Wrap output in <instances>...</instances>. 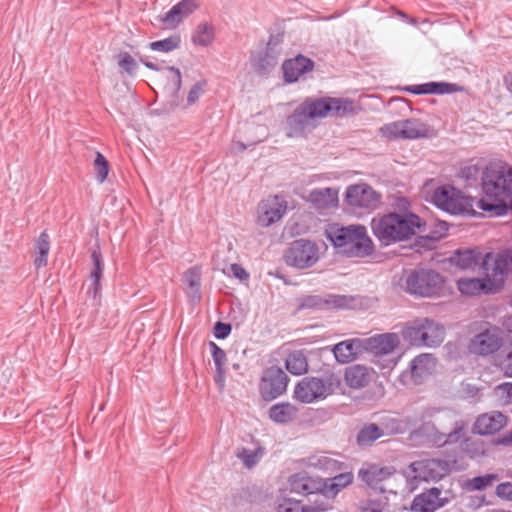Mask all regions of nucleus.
Instances as JSON below:
<instances>
[{
    "instance_id": "nucleus-46",
    "label": "nucleus",
    "mask_w": 512,
    "mask_h": 512,
    "mask_svg": "<svg viewBox=\"0 0 512 512\" xmlns=\"http://www.w3.org/2000/svg\"><path fill=\"white\" fill-rule=\"evenodd\" d=\"M94 167L96 171V179L99 183H103L109 172V163L104 155L100 152H96Z\"/></svg>"
},
{
    "instance_id": "nucleus-23",
    "label": "nucleus",
    "mask_w": 512,
    "mask_h": 512,
    "mask_svg": "<svg viewBox=\"0 0 512 512\" xmlns=\"http://www.w3.org/2000/svg\"><path fill=\"white\" fill-rule=\"evenodd\" d=\"M313 67L314 62L303 55L285 60L282 64L284 80L288 83H294L298 81L303 74L311 71Z\"/></svg>"
},
{
    "instance_id": "nucleus-58",
    "label": "nucleus",
    "mask_w": 512,
    "mask_h": 512,
    "mask_svg": "<svg viewBox=\"0 0 512 512\" xmlns=\"http://www.w3.org/2000/svg\"><path fill=\"white\" fill-rule=\"evenodd\" d=\"M168 69L170 72L173 73V76H172L170 82H171V89H172L173 93L176 95L181 89V84H182L181 72L178 68L173 67V66L169 67Z\"/></svg>"
},
{
    "instance_id": "nucleus-20",
    "label": "nucleus",
    "mask_w": 512,
    "mask_h": 512,
    "mask_svg": "<svg viewBox=\"0 0 512 512\" xmlns=\"http://www.w3.org/2000/svg\"><path fill=\"white\" fill-rule=\"evenodd\" d=\"M198 0H181L169 11L159 17V21L168 29H175L189 15L199 8Z\"/></svg>"
},
{
    "instance_id": "nucleus-52",
    "label": "nucleus",
    "mask_w": 512,
    "mask_h": 512,
    "mask_svg": "<svg viewBox=\"0 0 512 512\" xmlns=\"http://www.w3.org/2000/svg\"><path fill=\"white\" fill-rule=\"evenodd\" d=\"M461 451H465L471 458L484 455L485 451L481 443L472 442L470 438H465L461 443Z\"/></svg>"
},
{
    "instance_id": "nucleus-29",
    "label": "nucleus",
    "mask_w": 512,
    "mask_h": 512,
    "mask_svg": "<svg viewBox=\"0 0 512 512\" xmlns=\"http://www.w3.org/2000/svg\"><path fill=\"white\" fill-rule=\"evenodd\" d=\"M209 348L215 365L214 381L216 385L219 387V389L223 390L225 387L226 379L225 365L227 361V356L225 351L213 341L209 342Z\"/></svg>"
},
{
    "instance_id": "nucleus-14",
    "label": "nucleus",
    "mask_w": 512,
    "mask_h": 512,
    "mask_svg": "<svg viewBox=\"0 0 512 512\" xmlns=\"http://www.w3.org/2000/svg\"><path fill=\"white\" fill-rule=\"evenodd\" d=\"M354 298L347 295L323 294L307 295L300 299V309H311L315 311H325L331 309L351 308Z\"/></svg>"
},
{
    "instance_id": "nucleus-54",
    "label": "nucleus",
    "mask_w": 512,
    "mask_h": 512,
    "mask_svg": "<svg viewBox=\"0 0 512 512\" xmlns=\"http://www.w3.org/2000/svg\"><path fill=\"white\" fill-rule=\"evenodd\" d=\"M206 81L205 80H201L197 83H195L189 93H188V96H187V103L189 105H193L195 104L198 99L200 98V96L204 93L205 91V87H206Z\"/></svg>"
},
{
    "instance_id": "nucleus-13",
    "label": "nucleus",
    "mask_w": 512,
    "mask_h": 512,
    "mask_svg": "<svg viewBox=\"0 0 512 512\" xmlns=\"http://www.w3.org/2000/svg\"><path fill=\"white\" fill-rule=\"evenodd\" d=\"M280 39L270 36L265 48L251 56V65L255 73L269 75L277 66L281 54Z\"/></svg>"
},
{
    "instance_id": "nucleus-10",
    "label": "nucleus",
    "mask_w": 512,
    "mask_h": 512,
    "mask_svg": "<svg viewBox=\"0 0 512 512\" xmlns=\"http://www.w3.org/2000/svg\"><path fill=\"white\" fill-rule=\"evenodd\" d=\"M382 195L366 183L349 185L345 192V203L351 209L372 211L378 208Z\"/></svg>"
},
{
    "instance_id": "nucleus-30",
    "label": "nucleus",
    "mask_w": 512,
    "mask_h": 512,
    "mask_svg": "<svg viewBox=\"0 0 512 512\" xmlns=\"http://www.w3.org/2000/svg\"><path fill=\"white\" fill-rule=\"evenodd\" d=\"M298 409L289 402H280L269 408V419L276 424H287L297 417Z\"/></svg>"
},
{
    "instance_id": "nucleus-55",
    "label": "nucleus",
    "mask_w": 512,
    "mask_h": 512,
    "mask_svg": "<svg viewBox=\"0 0 512 512\" xmlns=\"http://www.w3.org/2000/svg\"><path fill=\"white\" fill-rule=\"evenodd\" d=\"M232 331V326L229 323L218 321L214 325V337L219 340L226 339Z\"/></svg>"
},
{
    "instance_id": "nucleus-2",
    "label": "nucleus",
    "mask_w": 512,
    "mask_h": 512,
    "mask_svg": "<svg viewBox=\"0 0 512 512\" xmlns=\"http://www.w3.org/2000/svg\"><path fill=\"white\" fill-rule=\"evenodd\" d=\"M397 285L400 290L415 297H439L445 292L444 277L433 269L404 270Z\"/></svg>"
},
{
    "instance_id": "nucleus-57",
    "label": "nucleus",
    "mask_w": 512,
    "mask_h": 512,
    "mask_svg": "<svg viewBox=\"0 0 512 512\" xmlns=\"http://www.w3.org/2000/svg\"><path fill=\"white\" fill-rule=\"evenodd\" d=\"M496 495L505 500H512V483L503 482L496 487Z\"/></svg>"
},
{
    "instance_id": "nucleus-60",
    "label": "nucleus",
    "mask_w": 512,
    "mask_h": 512,
    "mask_svg": "<svg viewBox=\"0 0 512 512\" xmlns=\"http://www.w3.org/2000/svg\"><path fill=\"white\" fill-rule=\"evenodd\" d=\"M231 269H232L235 277H237L238 279H240V280L248 279L249 274L239 264H232Z\"/></svg>"
},
{
    "instance_id": "nucleus-43",
    "label": "nucleus",
    "mask_w": 512,
    "mask_h": 512,
    "mask_svg": "<svg viewBox=\"0 0 512 512\" xmlns=\"http://www.w3.org/2000/svg\"><path fill=\"white\" fill-rule=\"evenodd\" d=\"M408 426V419L388 416L383 419L381 429L384 430V435H394L405 433L408 429Z\"/></svg>"
},
{
    "instance_id": "nucleus-63",
    "label": "nucleus",
    "mask_w": 512,
    "mask_h": 512,
    "mask_svg": "<svg viewBox=\"0 0 512 512\" xmlns=\"http://www.w3.org/2000/svg\"><path fill=\"white\" fill-rule=\"evenodd\" d=\"M141 62L143 63V65L150 69V70H154V71H158L160 70V68L158 67V65L154 64L153 62H150V61H146V60H143L141 59Z\"/></svg>"
},
{
    "instance_id": "nucleus-56",
    "label": "nucleus",
    "mask_w": 512,
    "mask_h": 512,
    "mask_svg": "<svg viewBox=\"0 0 512 512\" xmlns=\"http://www.w3.org/2000/svg\"><path fill=\"white\" fill-rule=\"evenodd\" d=\"M479 174L477 165H467L460 169V176L466 181H476Z\"/></svg>"
},
{
    "instance_id": "nucleus-34",
    "label": "nucleus",
    "mask_w": 512,
    "mask_h": 512,
    "mask_svg": "<svg viewBox=\"0 0 512 512\" xmlns=\"http://www.w3.org/2000/svg\"><path fill=\"white\" fill-rule=\"evenodd\" d=\"M354 476L351 472L340 473L332 478L323 480L325 487L321 489V494L326 497L336 496L342 489L352 484Z\"/></svg>"
},
{
    "instance_id": "nucleus-59",
    "label": "nucleus",
    "mask_w": 512,
    "mask_h": 512,
    "mask_svg": "<svg viewBox=\"0 0 512 512\" xmlns=\"http://www.w3.org/2000/svg\"><path fill=\"white\" fill-rule=\"evenodd\" d=\"M502 369L508 377H512V348L506 353L502 360Z\"/></svg>"
},
{
    "instance_id": "nucleus-49",
    "label": "nucleus",
    "mask_w": 512,
    "mask_h": 512,
    "mask_svg": "<svg viewBox=\"0 0 512 512\" xmlns=\"http://www.w3.org/2000/svg\"><path fill=\"white\" fill-rule=\"evenodd\" d=\"M118 65L129 75H134L138 67L137 62L128 52L118 55Z\"/></svg>"
},
{
    "instance_id": "nucleus-42",
    "label": "nucleus",
    "mask_w": 512,
    "mask_h": 512,
    "mask_svg": "<svg viewBox=\"0 0 512 512\" xmlns=\"http://www.w3.org/2000/svg\"><path fill=\"white\" fill-rule=\"evenodd\" d=\"M37 256L34 260L36 268H41L47 265L48 254L50 250L49 235L43 231L36 242Z\"/></svg>"
},
{
    "instance_id": "nucleus-7",
    "label": "nucleus",
    "mask_w": 512,
    "mask_h": 512,
    "mask_svg": "<svg viewBox=\"0 0 512 512\" xmlns=\"http://www.w3.org/2000/svg\"><path fill=\"white\" fill-rule=\"evenodd\" d=\"M473 330L477 333L470 339L468 350L477 356H490L497 352L502 345L500 329L489 322L475 323Z\"/></svg>"
},
{
    "instance_id": "nucleus-47",
    "label": "nucleus",
    "mask_w": 512,
    "mask_h": 512,
    "mask_svg": "<svg viewBox=\"0 0 512 512\" xmlns=\"http://www.w3.org/2000/svg\"><path fill=\"white\" fill-rule=\"evenodd\" d=\"M481 389L471 383L461 382L459 388V397L465 400L479 401Z\"/></svg>"
},
{
    "instance_id": "nucleus-1",
    "label": "nucleus",
    "mask_w": 512,
    "mask_h": 512,
    "mask_svg": "<svg viewBox=\"0 0 512 512\" xmlns=\"http://www.w3.org/2000/svg\"><path fill=\"white\" fill-rule=\"evenodd\" d=\"M396 205L404 212H389L378 215L371 221L373 235L381 246H389L405 241L415 234L416 229H420L424 225L423 220L418 215L407 212L409 202L406 198H398Z\"/></svg>"
},
{
    "instance_id": "nucleus-44",
    "label": "nucleus",
    "mask_w": 512,
    "mask_h": 512,
    "mask_svg": "<svg viewBox=\"0 0 512 512\" xmlns=\"http://www.w3.org/2000/svg\"><path fill=\"white\" fill-rule=\"evenodd\" d=\"M180 43V37L178 35H172L168 38L149 43V48L152 51L168 53L179 48Z\"/></svg>"
},
{
    "instance_id": "nucleus-18",
    "label": "nucleus",
    "mask_w": 512,
    "mask_h": 512,
    "mask_svg": "<svg viewBox=\"0 0 512 512\" xmlns=\"http://www.w3.org/2000/svg\"><path fill=\"white\" fill-rule=\"evenodd\" d=\"M484 269L494 279L503 280L508 274H512V250H504L493 255L488 253L483 260Z\"/></svg>"
},
{
    "instance_id": "nucleus-15",
    "label": "nucleus",
    "mask_w": 512,
    "mask_h": 512,
    "mask_svg": "<svg viewBox=\"0 0 512 512\" xmlns=\"http://www.w3.org/2000/svg\"><path fill=\"white\" fill-rule=\"evenodd\" d=\"M384 136L389 139H418L426 137L427 126L417 120L407 119L386 124L381 128Z\"/></svg>"
},
{
    "instance_id": "nucleus-28",
    "label": "nucleus",
    "mask_w": 512,
    "mask_h": 512,
    "mask_svg": "<svg viewBox=\"0 0 512 512\" xmlns=\"http://www.w3.org/2000/svg\"><path fill=\"white\" fill-rule=\"evenodd\" d=\"M309 201L317 209H329L338 205V190L334 188L313 189L309 193Z\"/></svg>"
},
{
    "instance_id": "nucleus-25",
    "label": "nucleus",
    "mask_w": 512,
    "mask_h": 512,
    "mask_svg": "<svg viewBox=\"0 0 512 512\" xmlns=\"http://www.w3.org/2000/svg\"><path fill=\"white\" fill-rule=\"evenodd\" d=\"M286 126L288 137L304 136L306 130L313 127L312 119L308 117L307 112L301 104L298 105L293 113L287 117Z\"/></svg>"
},
{
    "instance_id": "nucleus-24",
    "label": "nucleus",
    "mask_w": 512,
    "mask_h": 512,
    "mask_svg": "<svg viewBox=\"0 0 512 512\" xmlns=\"http://www.w3.org/2000/svg\"><path fill=\"white\" fill-rule=\"evenodd\" d=\"M400 344L396 333H384L366 339L365 349L376 354L386 355L393 352Z\"/></svg>"
},
{
    "instance_id": "nucleus-41",
    "label": "nucleus",
    "mask_w": 512,
    "mask_h": 512,
    "mask_svg": "<svg viewBox=\"0 0 512 512\" xmlns=\"http://www.w3.org/2000/svg\"><path fill=\"white\" fill-rule=\"evenodd\" d=\"M263 455L264 448L262 447H257L254 450L242 447L236 451V457L242 461L243 465L247 469H251L256 466Z\"/></svg>"
},
{
    "instance_id": "nucleus-4",
    "label": "nucleus",
    "mask_w": 512,
    "mask_h": 512,
    "mask_svg": "<svg viewBox=\"0 0 512 512\" xmlns=\"http://www.w3.org/2000/svg\"><path fill=\"white\" fill-rule=\"evenodd\" d=\"M402 337L412 346L438 347L444 340L445 328L435 320L418 318L403 328Z\"/></svg>"
},
{
    "instance_id": "nucleus-5",
    "label": "nucleus",
    "mask_w": 512,
    "mask_h": 512,
    "mask_svg": "<svg viewBox=\"0 0 512 512\" xmlns=\"http://www.w3.org/2000/svg\"><path fill=\"white\" fill-rule=\"evenodd\" d=\"M341 384V380L333 373L322 377L307 376L294 387V398L303 404H310L325 399Z\"/></svg>"
},
{
    "instance_id": "nucleus-64",
    "label": "nucleus",
    "mask_w": 512,
    "mask_h": 512,
    "mask_svg": "<svg viewBox=\"0 0 512 512\" xmlns=\"http://www.w3.org/2000/svg\"><path fill=\"white\" fill-rule=\"evenodd\" d=\"M504 326L506 330L512 334V316L506 318V320L504 321Z\"/></svg>"
},
{
    "instance_id": "nucleus-17",
    "label": "nucleus",
    "mask_w": 512,
    "mask_h": 512,
    "mask_svg": "<svg viewBox=\"0 0 512 512\" xmlns=\"http://www.w3.org/2000/svg\"><path fill=\"white\" fill-rule=\"evenodd\" d=\"M451 501L450 497L443 496L438 487H431L416 495L411 503L412 512H436Z\"/></svg>"
},
{
    "instance_id": "nucleus-48",
    "label": "nucleus",
    "mask_w": 512,
    "mask_h": 512,
    "mask_svg": "<svg viewBox=\"0 0 512 512\" xmlns=\"http://www.w3.org/2000/svg\"><path fill=\"white\" fill-rule=\"evenodd\" d=\"M496 478L494 474H486L482 476H477L470 479L467 483V487L470 490L481 491L487 488L492 484V481Z\"/></svg>"
},
{
    "instance_id": "nucleus-39",
    "label": "nucleus",
    "mask_w": 512,
    "mask_h": 512,
    "mask_svg": "<svg viewBox=\"0 0 512 512\" xmlns=\"http://www.w3.org/2000/svg\"><path fill=\"white\" fill-rule=\"evenodd\" d=\"M479 257L471 249L457 250L451 257L450 262L460 269H471L478 264Z\"/></svg>"
},
{
    "instance_id": "nucleus-50",
    "label": "nucleus",
    "mask_w": 512,
    "mask_h": 512,
    "mask_svg": "<svg viewBox=\"0 0 512 512\" xmlns=\"http://www.w3.org/2000/svg\"><path fill=\"white\" fill-rule=\"evenodd\" d=\"M278 512H305L300 501L291 498H282L277 504Z\"/></svg>"
},
{
    "instance_id": "nucleus-38",
    "label": "nucleus",
    "mask_w": 512,
    "mask_h": 512,
    "mask_svg": "<svg viewBox=\"0 0 512 512\" xmlns=\"http://www.w3.org/2000/svg\"><path fill=\"white\" fill-rule=\"evenodd\" d=\"M184 281L187 284L189 291L188 296L192 301H200L201 299V271L198 267L189 268L184 274Z\"/></svg>"
},
{
    "instance_id": "nucleus-21",
    "label": "nucleus",
    "mask_w": 512,
    "mask_h": 512,
    "mask_svg": "<svg viewBox=\"0 0 512 512\" xmlns=\"http://www.w3.org/2000/svg\"><path fill=\"white\" fill-rule=\"evenodd\" d=\"M507 416L499 411L481 414L473 424L474 434L481 436L494 435L507 425Z\"/></svg>"
},
{
    "instance_id": "nucleus-8",
    "label": "nucleus",
    "mask_w": 512,
    "mask_h": 512,
    "mask_svg": "<svg viewBox=\"0 0 512 512\" xmlns=\"http://www.w3.org/2000/svg\"><path fill=\"white\" fill-rule=\"evenodd\" d=\"M319 260L318 245L308 239H297L290 243L284 253L285 263L296 269H308Z\"/></svg>"
},
{
    "instance_id": "nucleus-45",
    "label": "nucleus",
    "mask_w": 512,
    "mask_h": 512,
    "mask_svg": "<svg viewBox=\"0 0 512 512\" xmlns=\"http://www.w3.org/2000/svg\"><path fill=\"white\" fill-rule=\"evenodd\" d=\"M468 427V423L464 420H458L454 423V427L451 432L444 435V444H454L460 442L462 439L464 440L465 431Z\"/></svg>"
},
{
    "instance_id": "nucleus-51",
    "label": "nucleus",
    "mask_w": 512,
    "mask_h": 512,
    "mask_svg": "<svg viewBox=\"0 0 512 512\" xmlns=\"http://www.w3.org/2000/svg\"><path fill=\"white\" fill-rule=\"evenodd\" d=\"M494 393L503 404L512 403V383L505 382L494 388Z\"/></svg>"
},
{
    "instance_id": "nucleus-36",
    "label": "nucleus",
    "mask_w": 512,
    "mask_h": 512,
    "mask_svg": "<svg viewBox=\"0 0 512 512\" xmlns=\"http://www.w3.org/2000/svg\"><path fill=\"white\" fill-rule=\"evenodd\" d=\"M285 367L293 375H302L308 371V361L303 350L290 352L285 360Z\"/></svg>"
},
{
    "instance_id": "nucleus-32",
    "label": "nucleus",
    "mask_w": 512,
    "mask_h": 512,
    "mask_svg": "<svg viewBox=\"0 0 512 512\" xmlns=\"http://www.w3.org/2000/svg\"><path fill=\"white\" fill-rule=\"evenodd\" d=\"M489 278H461L457 281L458 290L464 295H479L491 290Z\"/></svg>"
},
{
    "instance_id": "nucleus-33",
    "label": "nucleus",
    "mask_w": 512,
    "mask_h": 512,
    "mask_svg": "<svg viewBox=\"0 0 512 512\" xmlns=\"http://www.w3.org/2000/svg\"><path fill=\"white\" fill-rule=\"evenodd\" d=\"M91 259L93 262V269L90 273L92 283L87 290V295L95 299L101 288L100 281L103 277L104 263L102 254L99 250H93L91 252Z\"/></svg>"
},
{
    "instance_id": "nucleus-62",
    "label": "nucleus",
    "mask_w": 512,
    "mask_h": 512,
    "mask_svg": "<svg viewBox=\"0 0 512 512\" xmlns=\"http://www.w3.org/2000/svg\"><path fill=\"white\" fill-rule=\"evenodd\" d=\"M441 410H442L441 408H436V407L428 408L425 410L424 416L425 417H433L437 413H439Z\"/></svg>"
},
{
    "instance_id": "nucleus-6",
    "label": "nucleus",
    "mask_w": 512,
    "mask_h": 512,
    "mask_svg": "<svg viewBox=\"0 0 512 512\" xmlns=\"http://www.w3.org/2000/svg\"><path fill=\"white\" fill-rule=\"evenodd\" d=\"M302 107L312 119L325 117H345L355 113V102L349 98L307 97Z\"/></svg>"
},
{
    "instance_id": "nucleus-3",
    "label": "nucleus",
    "mask_w": 512,
    "mask_h": 512,
    "mask_svg": "<svg viewBox=\"0 0 512 512\" xmlns=\"http://www.w3.org/2000/svg\"><path fill=\"white\" fill-rule=\"evenodd\" d=\"M329 240L348 256L364 257L373 252V243L362 225L341 227L331 230Z\"/></svg>"
},
{
    "instance_id": "nucleus-37",
    "label": "nucleus",
    "mask_w": 512,
    "mask_h": 512,
    "mask_svg": "<svg viewBox=\"0 0 512 512\" xmlns=\"http://www.w3.org/2000/svg\"><path fill=\"white\" fill-rule=\"evenodd\" d=\"M383 436L384 430L380 426L375 423H367L357 433L356 442L360 447H367Z\"/></svg>"
},
{
    "instance_id": "nucleus-12",
    "label": "nucleus",
    "mask_w": 512,
    "mask_h": 512,
    "mask_svg": "<svg viewBox=\"0 0 512 512\" xmlns=\"http://www.w3.org/2000/svg\"><path fill=\"white\" fill-rule=\"evenodd\" d=\"M448 463L454 469H463L464 467L458 464V460L448 456L447 461L439 459H425L415 461L410 465L414 477L422 481H436L445 476L448 472Z\"/></svg>"
},
{
    "instance_id": "nucleus-35",
    "label": "nucleus",
    "mask_w": 512,
    "mask_h": 512,
    "mask_svg": "<svg viewBox=\"0 0 512 512\" xmlns=\"http://www.w3.org/2000/svg\"><path fill=\"white\" fill-rule=\"evenodd\" d=\"M359 348L360 341L357 339H351L336 344L333 348V353L337 362L346 364L357 357Z\"/></svg>"
},
{
    "instance_id": "nucleus-61",
    "label": "nucleus",
    "mask_w": 512,
    "mask_h": 512,
    "mask_svg": "<svg viewBox=\"0 0 512 512\" xmlns=\"http://www.w3.org/2000/svg\"><path fill=\"white\" fill-rule=\"evenodd\" d=\"M496 443L504 446L512 445V429L508 431L506 434L499 437Z\"/></svg>"
},
{
    "instance_id": "nucleus-53",
    "label": "nucleus",
    "mask_w": 512,
    "mask_h": 512,
    "mask_svg": "<svg viewBox=\"0 0 512 512\" xmlns=\"http://www.w3.org/2000/svg\"><path fill=\"white\" fill-rule=\"evenodd\" d=\"M362 512H389L387 502L383 500H367L361 505Z\"/></svg>"
},
{
    "instance_id": "nucleus-26",
    "label": "nucleus",
    "mask_w": 512,
    "mask_h": 512,
    "mask_svg": "<svg viewBox=\"0 0 512 512\" xmlns=\"http://www.w3.org/2000/svg\"><path fill=\"white\" fill-rule=\"evenodd\" d=\"M392 474V468L378 467L375 465L370 466L366 470L359 471V477L361 480L365 482L371 489L381 493L386 491L383 482L389 479Z\"/></svg>"
},
{
    "instance_id": "nucleus-31",
    "label": "nucleus",
    "mask_w": 512,
    "mask_h": 512,
    "mask_svg": "<svg viewBox=\"0 0 512 512\" xmlns=\"http://www.w3.org/2000/svg\"><path fill=\"white\" fill-rule=\"evenodd\" d=\"M371 376L370 369L363 365H352L345 371L346 384L353 389L367 386L371 381Z\"/></svg>"
},
{
    "instance_id": "nucleus-19",
    "label": "nucleus",
    "mask_w": 512,
    "mask_h": 512,
    "mask_svg": "<svg viewBox=\"0 0 512 512\" xmlns=\"http://www.w3.org/2000/svg\"><path fill=\"white\" fill-rule=\"evenodd\" d=\"M324 487L322 479L314 478L304 471L295 473L288 479V490L300 496L321 493Z\"/></svg>"
},
{
    "instance_id": "nucleus-22",
    "label": "nucleus",
    "mask_w": 512,
    "mask_h": 512,
    "mask_svg": "<svg viewBox=\"0 0 512 512\" xmlns=\"http://www.w3.org/2000/svg\"><path fill=\"white\" fill-rule=\"evenodd\" d=\"M402 90L414 95H445L460 92L463 90V87L459 86L456 83L432 81L423 84L406 86L403 87Z\"/></svg>"
},
{
    "instance_id": "nucleus-11",
    "label": "nucleus",
    "mask_w": 512,
    "mask_h": 512,
    "mask_svg": "<svg viewBox=\"0 0 512 512\" xmlns=\"http://www.w3.org/2000/svg\"><path fill=\"white\" fill-rule=\"evenodd\" d=\"M288 381V376L280 367L270 366L266 368L259 383L261 398L270 402L280 397L286 392Z\"/></svg>"
},
{
    "instance_id": "nucleus-27",
    "label": "nucleus",
    "mask_w": 512,
    "mask_h": 512,
    "mask_svg": "<svg viewBox=\"0 0 512 512\" xmlns=\"http://www.w3.org/2000/svg\"><path fill=\"white\" fill-rule=\"evenodd\" d=\"M435 368L436 358L428 353L420 354L410 362V374L416 383L420 382L424 377L431 375Z\"/></svg>"
},
{
    "instance_id": "nucleus-40",
    "label": "nucleus",
    "mask_w": 512,
    "mask_h": 512,
    "mask_svg": "<svg viewBox=\"0 0 512 512\" xmlns=\"http://www.w3.org/2000/svg\"><path fill=\"white\" fill-rule=\"evenodd\" d=\"M215 37V29L212 24L204 22L200 23L193 36H192V42L195 45L206 47L210 45Z\"/></svg>"
},
{
    "instance_id": "nucleus-9",
    "label": "nucleus",
    "mask_w": 512,
    "mask_h": 512,
    "mask_svg": "<svg viewBox=\"0 0 512 512\" xmlns=\"http://www.w3.org/2000/svg\"><path fill=\"white\" fill-rule=\"evenodd\" d=\"M432 203L451 215L468 214L472 207L470 199L450 185L436 188L432 194Z\"/></svg>"
},
{
    "instance_id": "nucleus-16",
    "label": "nucleus",
    "mask_w": 512,
    "mask_h": 512,
    "mask_svg": "<svg viewBox=\"0 0 512 512\" xmlns=\"http://www.w3.org/2000/svg\"><path fill=\"white\" fill-rule=\"evenodd\" d=\"M287 202L282 196H272L262 200L257 208V223L269 227L279 221L286 213Z\"/></svg>"
}]
</instances>
